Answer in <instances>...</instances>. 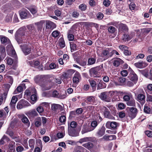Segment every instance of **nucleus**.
Wrapping results in <instances>:
<instances>
[{
  "label": "nucleus",
  "mask_w": 152,
  "mask_h": 152,
  "mask_svg": "<svg viewBox=\"0 0 152 152\" xmlns=\"http://www.w3.org/2000/svg\"><path fill=\"white\" fill-rule=\"evenodd\" d=\"M97 125V122L96 121H93L91 123V127L94 130Z\"/></svg>",
  "instance_id": "09e8293b"
},
{
  "label": "nucleus",
  "mask_w": 152,
  "mask_h": 152,
  "mask_svg": "<svg viewBox=\"0 0 152 152\" xmlns=\"http://www.w3.org/2000/svg\"><path fill=\"white\" fill-rule=\"evenodd\" d=\"M56 27V25L54 23L47 20L45 21V28L50 30H53Z\"/></svg>",
  "instance_id": "4468645a"
},
{
  "label": "nucleus",
  "mask_w": 152,
  "mask_h": 152,
  "mask_svg": "<svg viewBox=\"0 0 152 152\" xmlns=\"http://www.w3.org/2000/svg\"><path fill=\"white\" fill-rule=\"evenodd\" d=\"M95 98L94 96H88L85 102L88 104H90L91 102L94 101Z\"/></svg>",
  "instance_id": "f704fd0d"
},
{
  "label": "nucleus",
  "mask_w": 152,
  "mask_h": 152,
  "mask_svg": "<svg viewBox=\"0 0 152 152\" xmlns=\"http://www.w3.org/2000/svg\"><path fill=\"white\" fill-rule=\"evenodd\" d=\"M22 28H20L18 30L15 34V39L18 44L22 43L23 41V36L25 35V32L23 31Z\"/></svg>",
  "instance_id": "7ed1b4c3"
},
{
  "label": "nucleus",
  "mask_w": 152,
  "mask_h": 152,
  "mask_svg": "<svg viewBox=\"0 0 152 152\" xmlns=\"http://www.w3.org/2000/svg\"><path fill=\"white\" fill-rule=\"evenodd\" d=\"M6 62L7 64L9 65H12L13 63V60L10 58H6Z\"/></svg>",
  "instance_id": "603ef678"
},
{
  "label": "nucleus",
  "mask_w": 152,
  "mask_h": 152,
  "mask_svg": "<svg viewBox=\"0 0 152 152\" xmlns=\"http://www.w3.org/2000/svg\"><path fill=\"white\" fill-rule=\"evenodd\" d=\"M34 80L35 83L40 85L42 84V83L44 80L43 76L42 75H37L34 78Z\"/></svg>",
  "instance_id": "f3484780"
},
{
  "label": "nucleus",
  "mask_w": 152,
  "mask_h": 152,
  "mask_svg": "<svg viewBox=\"0 0 152 152\" xmlns=\"http://www.w3.org/2000/svg\"><path fill=\"white\" fill-rule=\"evenodd\" d=\"M51 109L53 110L56 111L58 110H61L62 109V107L61 105L60 104H53L51 105Z\"/></svg>",
  "instance_id": "cd10ccee"
},
{
  "label": "nucleus",
  "mask_w": 152,
  "mask_h": 152,
  "mask_svg": "<svg viewBox=\"0 0 152 152\" xmlns=\"http://www.w3.org/2000/svg\"><path fill=\"white\" fill-rule=\"evenodd\" d=\"M141 72L145 77L152 80V72L151 71L150 72V74L151 75V77H150L148 75V69H146L144 70H142L141 71Z\"/></svg>",
  "instance_id": "4be33fe9"
},
{
  "label": "nucleus",
  "mask_w": 152,
  "mask_h": 152,
  "mask_svg": "<svg viewBox=\"0 0 152 152\" xmlns=\"http://www.w3.org/2000/svg\"><path fill=\"white\" fill-rule=\"evenodd\" d=\"M27 115L28 117L33 118L38 115V114L35 110L34 109L30 110L27 113Z\"/></svg>",
  "instance_id": "412c9836"
},
{
  "label": "nucleus",
  "mask_w": 152,
  "mask_h": 152,
  "mask_svg": "<svg viewBox=\"0 0 152 152\" xmlns=\"http://www.w3.org/2000/svg\"><path fill=\"white\" fill-rule=\"evenodd\" d=\"M132 98V95L131 93H129L128 95H125L123 97L124 100L127 102L130 100L131 98Z\"/></svg>",
  "instance_id": "e433bc0d"
},
{
  "label": "nucleus",
  "mask_w": 152,
  "mask_h": 152,
  "mask_svg": "<svg viewBox=\"0 0 152 152\" xmlns=\"http://www.w3.org/2000/svg\"><path fill=\"white\" fill-rule=\"evenodd\" d=\"M99 83L97 87V89L98 90L105 88L107 86L106 84L104 83L102 80H98Z\"/></svg>",
  "instance_id": "393cba45"
},
{
  "label": "nucleus",
  "mask_w": 152,
  "mask_h": 152,
  "mask_svg": "<svg viewBox=\"0 0 152 152\" xmlns=\"http://www.w3.org/2000/svg\"><path fill=\"white\" fill-rule=\"evenodd\" d=\"M0 52L2 55H4L5 53V50L4 47L2 46H0Z\"/></svg>",
  "instance_id": "0e129e2a"
},
{
  "label": "nucleus",
  "mask_w": 152,
  "mask_h": 152,
  "mask_svg": "<svg viewBox=\"0 0 152 152\" xmlns=\"http://www.w3.org/2000/svg\"><path fill=\"white\" fill-rule=\"evenodd\" d=\"M20 46L22 51L25 55H27L30 53L31 50V45L25 44Z\"/></svg>",
  "instance_id": "6e6552de"
},
{
  "label": "nucleus",
  "mask_w": 152,
  "mask_h": 152,
  "mask_svg": "<svg viewBox=\"0 0 152 152\" xmlns=\"http://www.w3.org/2000/svg\"><path fill=\"white\" fill-rule=\"evenodd\" d=\"M75 72V71L74 70L72 69H70L66 71L67 74L70 77Z\"/></svg>",
  "instance_id": "de8ad7c7"
},
{
  "label": "nucleus",
  "mask_w": 152,
  "mask_h": 152,
  "mask_svg": "<svg viewBox=\"0 0 152 152\" xmlns=\"http://www.w3.org/2000/svg\"><path fill=\"white\" fill-rule=\"evenodd\" d=\"M69 77L66 72L63 73L60 76V78L62 79H66Z\"/></svg>",
  "instance_id": "49530a36"
},
{
  "label": "nucleus",
  "mask_w": 152,
  "mask_h": 152,
  "mask_svg": "<svg viewBox=\"0 0 152 152\" xmlns=\"http://www.w3.org/2000/svg\"><path fill=\"white\" fill-rule=\"evenodd\" d=\"M124 63L123 61L118 58H117L114 59L113 61V65L116 66H118L120 64H122Z\"/></svg>",
  "instance_id": "5701e85b"
},
{
  "label": "nucleus",
  "mask_w": 152,
  "mask_h": 152,
  "mask_svg": "<svg viewBox=\"0 0 152 152\" xmlns=\"http://www.w3.org/2000/svg\"><path fill=\"white\" fill-rule=\"evenodd\" d=\"M30 105H31V104L27 101L24 99H22L18 103L17 108L18 109L20 110Z\"/></svg>",
  "instance_id": "39448f33"
},
{
  "label": "nucleus",
  "mask_w": 152,
  "mask_h": 152,
  "mask_svg": "<svg viewBox=\"0 0 152 152\" xmlns=\"http://www.w3.org/2000/svg\"><path fill=\"white\" fill-rule=\"evenodd\" d=\"M93 130V129H92L90 126H88L87 125H83L81 131V133L82 134H83Z\"/></svg>",
  "instance_id": "6ab92c4d"
},
{
  "label": "nucleus",
  "mask_w": 152,
  "mask_h": 152,
  "mask_svg": "<svg viewBox=\"0 0 152 152\" xmlns=\"http://www.w3.org/2000/svg\"><path fill=\"white\" fill-rule=\"evenodd\" d=\"M44 23V21H41L37 23L38 27L39 29H42Z\"/></svg>",
  "instance_id": "5fc2aeb1"
},
{
  "label": "nucleus",
  "mask_w": 152,
  "mask_h": 152,
  "mask_svg": "<svg viewBox=\"0 0 152 152\" xmlns=\"http://www.w3.org/2000/svg\"><path fill=\"white\" fill-rule=\"evenodd\" d=\"M118 27L119 32H126L128 31L129 30L128 27L125 24L122 23H119Z\"/></svg>",
  "instance_id": "9b49d317"
},
{
  "label": "nucleus",
  "mask_w": 152,
  "mask_h": 152,
  "mask_svg": "<svg viewBox=\"0 0 152 152\" xmlns=\"http://www.w3.org/2000/svg\"><path fill=\"white\" fill-rule=\"evenodd\" d=\"M88 81L90 84L92 88H96V83L95 80H93L89 79L88 80Z\"/></svg>",
  "instance_id": "c03bdc74"
},
{
  "label": "nucleus",
  "mask_w": 152,
  "mask_h": 152,
  "mask_svg": "<svg viewBox=\"0 0 152 152\" xmlns=\"http://www.w3.org/2000/svg\"><path fill=\"white\" fill-rule=\"evenodd\" d=\"M59 44L60 47L64 48L65 46V44L64 39L62 38L60 39L59 40Z\"/></svg>",
  "instance_id": "79ce46f5"
},
{
  "label": "nucleus",
  "mask_w": 152,
  "mask_h": 152,
  "mask_svg": "<svg viewBox=\"0 0 152 152\" xmlns=\"http://www.w3.org/2000/svg\"><path fill=\"white\" fill-rule=\"evenodd\" d=\"M103 64L97 67L91 68L90 69L89 72L91 77H99L100 74L104 72Z\"/></svg>",
  "instance_id": "f257e3e1"
},
{
  "label": "nucleus",
  "mask_w": 152,
  "mask_h": 152,
  "mask_svg": "<svg viewBox=\"0 0 152 152\" xmlns=\"http://www.w3.org/2000/svg\"><path fill=\"white\" fill-rule=\"evenodd\" d=\"M59 94L57 91L54 90L52 92V95L53 97L58 98Z\"/></svg>",
  "instance_id": "13d9d810"
},
{
  "label": "nucleus",
  "mask_w": 152,
  "mask_h": 152,
  "mask_svg": "<svg viewBox=\"0 0 152 152\" xmlns=\"http://www.w3.org/2000/svg\"><path fill=\"white\" fill-rule=\"evenodd\" d=\"M96 61V59L95 58H88V65H91L94 64Z\"/></svg>",
  "instance_id": "4c0bfd02"
},
{
  "label": "nucleus",
  "mask_w": 152,
  "mask_h": 152,
  "mask_svg": "<svg viewBox=\"0 0 152 152\" xmlns=\"http://www.w3.org/2000/svg\"><path fill=\"white\" fill-rule=\"evenodd\" d=\"M148 63L145 62L141 61L134 64V66L137 68H143L148 65Z\"/></svg>",
  "instance_id": "dca6fc26"
},
{
  "label": "nucleus",
  "mask_w": 152,
  "mask_h": 152,
  "mask_svg": "<svg viewBox=\"0 0 152 152\" xmlns=\"http://www.w3.org/2000/svg\"><path fill=\"white\" fill-rule=\"evenodd\" d=\"M28 63L31 66L35 68L37 67L40 64L39 61L37 60L30 61H29Z\"/></svg>",
  "instance_id": "bb28decb"
},
{
  "label": "nucleus",
  "mask_w": 152,
  "mask_h": 152,
  "mask_svg": "<svg viewBox=\"0 0 152 152\" xmlns=\"http://www.w3.org/2000/svg\"><path fill=\"white\" fill-rule=\"evenodd\" d=\"M23 88L21 86H19L17 87L16 90H15L14 92V94H16L18 92H20L23 91Z\"/></svg>",
  "instance_id": "3c124183"
},
{
  "label": "nucleus",
  "mask_w": 152,
  "mask_h": 152,
  "mask_svg": "<svg viewBox=\"0 0 152 152\" xmlns=\"http://www.w3.org/2000/svg\"><path fill=\"white\" fill-rule=\"evenodd\" d=\"M111 49L112 48H110L98 49L97 53L100 57L108 58L112 56Z\"/></svg>",
  "instance_id": "f03ea898"
},
{
  "label": "nucleus",
  "mask_w": 152,
  "mask_h": 152,
  "mask_svg": "<svg viewBox=\"0 0 152 152\" xmlns=\"http://www.w3.org/2000/svg\"><path fill=\"white\" fill-rule=\"evenodd\" d=\"M37 111V112L41 115V114L42 113L44 110L43 107L41 106H38L36 109Z\"/></svg>",
  "instance_id": "864d4df0"
},
{
  "label": "nucleus",
  "mask_w": 152,
  "mask_h": 152,
  "mask_svg": "<svg viewBox=\"0 0 152 152\" xmlns=\"http://www.w3.org/2000/svg\"><path fill=\"white\" fill-rule=\"evenodd\" d=\"M82 145L88 150H90L94 146L93 144L90 142H89L86 143H84Z\"/></svg>",
  "instance_id": "2f4dec72"
},
{
  "label": "nucleus",
  "mask_w": 152,
  "mask_h": 152,
  "mask_svg": "<svg viewBox=\"0 0 152 152\" xmlns=\"http://www.w3.org/2000/svg\"><path fill=\"white\" fill-rule=\"evenodd\" d=\"M126 104L129 106H134L135 105V101L133 98H131L130 100L126 102Z\"/></svg>",
  "instance_id": "473e14b6"
},
{
  "label": "nucleus",
  "mask_w": 152,
  "mask_h": 152,
  "mask_svg": "<svg viewBox=\"0 0 152 152\" xmlns=\"http://www.w3.org/2000/svg\"><path fill=\"white\" fill-rule=\"evenodd\" d=\"M70 46L71 50L74 51L76 50L77 46L76 45L74 44L73 42L70 43Z\"/></svg>",
  "instance_id": "a18cd8bd"
},
{
  "label": "nucleus",
  "mask_w": 152,
  "mask_h": 152,
  "mask_svg": "<svg viewBox=\"0 0 152 152\" xmlns=\"http://www.w3.org/2000/svg\"><path fill=\"white\" fill-rule=\"evenodd\" d=\"M15 142L13 141H11L9 144V148L11 151H14L15 150Z\"/></svg>",
  "instance_id": "a19ab883"
},
{
  "label": "nucleus",
  "mask_w": 152,
  "mask_h": 152,
  "mask_svg": "<svg viewBox=\"0 0 152 152\" xmlns=\"http://www.w3.org/2000/svg\"><path fill=\"white\" fill-rule=\"evenodd\" d=\"M17 100V98L15 96H13L12 97L10 104V107L12 108L13 109L15 107V104Z\"/></svg>",
  "instance_id": "a878e982"
},
{
  "label": "nucleus",
  "mask_w": 152,
  "mask_h": 152,
  "mask_svg": "<svg viewBox=\"0 0 152 152\" xmlns=\"http://www.w3.org/2000/svg\"><path fill=\"white\" fill-rule=\"evenodd\" d=\"M79 8L82 11H84L86 9V6L84 4H80L79 6Z\"/></svg>",
  "instance_id": "4d7b16f0"
},
{
  "label": "nucleus",
  "mask_w": 152,
  "mask_h": 152,
  "mask_svg": "<svg viewBox=\"0 0 152 152\" xmlns=\"http://www.w3.org/2000/svg\"><path fill=\"white\" fill-rule=\"evenodd\" d=\"M81 79V77L80 73L76 71L74 74L72 78L73 83L75 84H78Z\"/></svg>",
  "instance_id": "1a4fd4ad"
},
{
  "label": "nucleus",
  "mask_w": 152,
  "mask_h": 152,
  "mask_svg": "<svg viewBox=\"0 0 152 152\" xmlns=\"http://www.w3.org/2000/svg\"><path fill=\"white\" fill-rule=\"evenodd\" d=\"M145 96L142 94H140L137 96V101L142 102L141 104H143L145 102Z\"/></svg>",
  "instance_id": "c85d7f7f"
},
{
  "label": "nucleus",
  "mask_w": 152,
  "mask_h": 152,
  "mask_svg": "<svg viewBox=\"0 0 152 152\" xmlns=\"http://www.w3.org/2000/svg\"><path fill=\"white\" fill-rule=\"evenodd\" d=\"M68 38L69 40L73 41L74 39V36L73 34L68 33Z\"/></svg>",
  "instance_id": "680f3d73"
},
{
  "label": "nucleus",
  "mask_w": 152,
  "mask_h": 152,
  "mask_svg": "<svg viewBox=\"0 0 152 152\" xmlns=\"http://www.w3.org/2000/svg\"><path fill=\"white\" fill-rule=\"evenodd\" d=\"M20 118L21 119L23 122L26 124L28 127L29 126L30 122L27 118L25 115L23 114L21 115H20Z\"/></svg>",
  "instance_id": "aec40b11"
},
{
  "label": "nucleus",
  "mask_w": 152,
  "mask_h": 152,
  "mask_svg": "<svg viewBox=\"0 0 152 152\" xmlns=\"http://www.w3.org/2000/svg\"><path fill=\"white\" fill-rule=\"evenodd\" d=\"M128 77L130 80L134 82H137V75L133 72L129 75Z\"/></svg>",
  "instance_id": "b1692460"
},
{
  "label": "nucleus",
  "mask_w": 152,
  "mask_h": 152,
  "mask_svg": "<svg viewBox=\"0 0 152 152\" xmlns=\"http://www.w3.org/2000/svg\"><path fill=\"white\" fill-rule=\"evenodd\" d=\"M144 112L147 113H152V111L150 107L147 106H145L144 109Z\"/></svg>",
  "instance_id": "37998d69"
},
{
  "label": "nucleus",
  "mask_w": 152,
  "mask_h": 152,
  "mask_svg": "<svg viewBox=\"0 0 152 152\" xmlns=\"http://www.w3.org/2000/svg\"><path fill=\"white\" fill-rule=\"evenodd\" d=\"M41 120L40 117H38L36 118L35 123V125L37 127H39L41 125Z\"/></svg>",
  "instance_id": "58836bf2"
},
{
  "label": "nucleus",
  "mask_w": 152,
  "mask_h": 152,
  "mask_svg": "<svg viewBox=\"0 0 152 152\" xmlns=\"http://www.w3.org/2000/svg\"><path fill=\"white\" fill-rule=\"evenodd\" d=\"M127 109L129 111V117L132 119L134 118L136 116L137 113V109L134 107H128Z\"/></svg>",
  "instance_id": "0eeeda50"
},
{
  "label": "nucleus",
  "mask_w": 152,
  "mask_h": 152,
  "mask_svg": "<svg viewBox=\"0 0 152 152\" xmlns=\"http://www.w3.org/2000/svg\"><path fill=\"white\" fill-rule=\"evenodd\" d=\"M105 128L104 126H102L100 129H99L97 132V134L100 137L102 136L105 133Z\"/></svg>",
  "instance_id": "7c9ffc66"
},
{
  "label": "nucleus",
  "mask_w": 152,
  "mask_h": 152,
  "mask_svg": "<svg viewBox=\"0 0 152 152\" xmlns=\"http://www.w3.org/2000/svg\"><path fill=\"white\" fill-rule=\"evenodd\" d=\"M59 34L60 33L58 31L56 30L53 32L52 35L53 37H56L58 36Z\"/></svg>",
  "instance_id": "052dcab7"
},
{
  "label": "nucleus",
  "mask_w": 152,
  "mask_h": 152,
  "mask_svg": "<svg viewBox=\"0 0 152 152\" xmlns=\"http://www.w3.org/2000/svg\"><path fill=\"white\" fill-rule=\"evenodd\" d=\"M99 97L100 98L106 102H110L111 101L110 97L108 96L107 91L102 92L100 94Z\"/></svg>",
  "instance_id": "9d476101"
},
{
  "label": "nucleus",
  "mask_w": 152,
  "mask_h": 152,
  "mask_svg": "<svg viewBox=\"0 0 152 152\" xmlns=\"http://www.w3.org/2000/svg\"><path fill=\"white\" fill-rule=\"evenodd\" d=\"M20 15L21 19H27L31 18V15L28 11L23 9L20 12Z\"/></svg>",
  "instance_id": "423d86ee"
},
{
  "label": "nucleus",
  "mask_w": 152,
  "mask_h": 152,
  "mask_svg": "<svg viewBox=\"0 0 152 152\" xmlns=\"http://www.w3.org/2000/svg\"><path fill=\"white\" fill-rule=\"evenodd\" d=\"M31 92L34 94L31 96V101L30 102L32 104H34L37 100V97L36 94V89L34 88L32 89Z\"/></svg>",
  "instance_id": "2eb2a0df"
},
{
  "label": "nucleus",
  "mask_w": 152,
  "mask_h": 152,
  "mask_svg": "<svg viewBox=\"0 0 152 152\" xmlns=\"http://www.w3.org/2000/svg\"><path fill=\"white\" fill-rule=\"evenodd\" d=\"M29 145L31 148V149L33 150L35 144V140L34 139H30L28 141Z\"/></svg>",
  "instance_id": "c9c22d12"
},
{
  "label": "nucleus",
  "mask_w": 152,
  "mask_h": 152,
  "mask_svg": "<svg viewBox=\"0 0 152 152\" xmlns=\"http://www.w3.org/2000/svg\"><path fill=\"white\" fill-rule=\"evenodd\" d=\"M6 113L3 110H0V118H4L6 116Z\"/></svg>",
  "instance_id": "69168bd1"
},
{
  "label": "nucleus",
  "mask_w": 152,
  "mask_h": 152,
  "mask_svg": "<svg viewBox=\"0 0 152 152\" xmlns=\"http://www.w3.org/2000/svg\"><path fill=\"white\" fill-rule=\"evenodd\" d=\"M102 111L105 117L111 119L114 118V117L110 115L109 110L107 107H103L102 108Z\"/></svg>",
  "instance_id": "ddd939ff"
},
{
  "label": "nucleus",
  "mask_w": 152,
  "mask_h": 152,
  "mask_svg": "<svg viewBox=\"0 0 152 152\" xmlns=\"http://www.w3.org/2000/svg\"><path fill=\"white\" fill-rule=\"evenodd\" d=\"M6 133L9 135L13 139H15L17 138V135L14 134V133L12 131L7 130Z\"/></svg>",
  "instance_id": "72a5a7b5"
},
{
  "label": "nucleus",
  "mask_w": 152,
  "mask_h": 152,
  "mask_svg": "<svg viewBox=\"0 0 152 152\" xmlns=\"http://www.w3.org/2000/svg\"><path fill=\"white\" fill-rule=\"evenodd\" d=\"M145 134L149 137H152V132L148 130L145 132Z\"/></svg>",
  "instance_id": "774afa93"
},
{
  "label": "nucleus",
  "mask_w": 152,
  "mask_h": 152,
  "mask_svg": "<svg viewBox=\"0 0 152 152\" xmlns=\"http://www.w3.org/2000/svg\"><path fill=\"white\" fill-rule=\"evenodd\" d=\"M54 83L50 81H48L40 84V86L43 91H46L50 89L54 85Z\"/></svg>",
  "instance_id": "20e7f679"
},
{
  "label": "nucleus",
  "mask_w": 152,
  "mask_h": 152,
  "mask_svg": "<svg viewBox=\"0 0 152 152\" xmlns=\"http://www.w3.org/2000/svg\"><path fill=\"white\" fill-rule=\"evenodd\" d=\"M133 36L131 35H128L127 34H124L122 37V40L124 42L128 41L130 40L133 37Z\"/></svg>",
  "instance_id": "c756f323"
},
{
  "label": "nucleus",
  "mask_w": 152,
  "mask_h": 152,
  "mask_svg": "<svg viewBox=\"0 0 152 152\" xmlns=\"http://www.w3.org/2000/svg\"><path fill=\"white\" fill-rule=\"evenodd\" d=\"M66 92H64V93H61V94H59L58 98L61 99H63L66 97Z\"/></svg>",
  "instance_id": "bf43d9fd"
},
{
  "label": "nucleus",
  "mask_w": 152,
  "mask_h": 152,
  "mask_svg": "<svg viewBox=\"0 0 152 152\" xmlns=\"http://www.w3.org/2000/svg\"><path fill=\"white\" fill-rule=\"evenodd\" d=\"M119 22H117L116 21H113L112 22H110L107 25H113L114 26L117 27H118V24L119 23Z\"/></svg>",
  "instance_id": "8fccbe9b"
},
{
  "label": "nucleus",
  "mask_w": 152,
  "mask_h": 152,
  "mask_svg": "<svg viewBox=\"0 0 152 152\" xmlns=\"http://www.w3.org/2000/svg\"><path fill=\"white\" fill-rule=\"evenodd\" d=\"M23 147L21 146H18L16 148V150L17 152H21L24 150Z\"/></svg>",
  "instance_id": "338daca9"
},
{
  "label": "nucleus",
  "mask_w": 152,
  "mask_h": 152,
  "mask_svg": "<svg viewBox=\"0 0 152 152\" xmlns=\"http://www.w3.org/2000/svg\"><path fill=\"white\" fill-rule=\"evenodd\" d=\"M119 125V124L118 123L115 121H108L106 124V126L107 128H109L110 127L111 129H115Z\"/></svg>",
  "instance_id": "f8f14e48"
},
{
  "label": "nucleus",
  "mask_w": 152,
  "mask_h": 152,
  "mask_svg": "<svg viewBox=\"0 0 152 152\" xmlns=\"http://www.w3.org/2000/svg\"><path fill=\"white\" fill-rule=\"evenodd\" d=\"M91 138L90 137H85L80 139L79 142L82 143L83 142H88L91 140Z\"/></svg>",
  "instance_id": "ea45409f"
},
{
  "label": "nucleus",
  "mask_w": 152,
  "mask_h": 152,
  "mask_svg": "<svg viewBox=\"0 0 152 152\" xmlns=\"http://www.w3.org/2000/svg\"><path fill=\"white\" fill-rule=\"evenodd\" d=\"M9 39L5 37H2L1 38V42L4 43L9 40Z\"/></svg>",
  "instance_id": "e2e57ef3"
},
{
  "label": "nucleus",
  "mask_w": 152,
  "mask_h": 152,
  "mask_svg": "<svg viewBox=\"0 0 152 152\" xmlns=\"http://www.w3.org/2000/svg\"><path fill=\"white\" fill-rule=\"evenodd\" d=\"M108 31L110 33H113L115 31V28L112 26L109 27L108 28Z\"/></svg>",
  "instance_id": "6e6d98bb"
},
{
  "label": "nucleus",
  "mask_w": 152,
  "mask_h": 152,
  "mask_svg": "<svg viewBox=\"0 0 152 152\" xmlns=\"http://www.w3.org/2000/svg\"><path fill=\"white\" fill-rule=\"evenodd\" d=\"M68 133L72 137H76L78 136L79 133L74 129H71L69 127L68 128Z\"/></svg>",
  "instance_id": "a211bd4d"
}]
</instances>
